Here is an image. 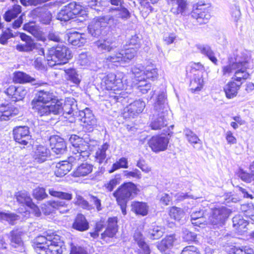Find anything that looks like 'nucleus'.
<instances>
[{"label":"nucleus","instance_id":"f257e3e1","mask_svg":"<svg viewBox=\"0 0 254 254\" xmlns=\"http://www.w3.org/2000/svg\"><path fill=\"white\" fill-rule=\"evenodd\" d=\"M64 242L57 234L39 236L35 240L34 248L38 254H62Z\"/></svg>","mask_w":254,"mask_h":254},{"label":"nucleus","instance_id":"f03ea898","mask_svg":"<svg viewBox=\"0 0 254 254\" xmlns=\"http://www.w3.org/2000/svg\"><path fill=\"white\" fill-rule=\"evenodd\" d=\"M168 109L166 91L165 89H163L158 93L154 103V113L150 123L152 129H159L167 125Z\"/></svg>","mask_w":254,"mask_h":254},{"label":"nucleus","instance_id":"7ed1b4c3","mask_svg":"<svg viewBox=\"0 0 254 254\" xmlns=\"http://www.w3.org/2000/svg\"><path fill=\"white\" fill-rule=\"evenodd\" d=\"M118 20L113 17L105 16L93 19L88 27L89 33L93 37H98L106 34L109 27L119 25Z\"/></svg>","mask_w":254,"mask_h":254},{"label":"nucleus","instance_id":"20e7f679","mask_svg":"<svg viewBox=\"0 0 254 254\" xmlns=\"http://www.w3.org/2000/svg\"><path fill=\"white\" fill-rule=\"evenodd\" d=\"M72 57L70 50L64 44H60L49 51L48 64L51 66L64 64L67 63Z\"/></svg>","mask_w":254,"mask_h":254},{"label":"nucleus","instance_id":"39448f33","mask_svg":"<svg viewBox=\"0 0 254 254\" xmlns=\"http://www.w3.org/2000/svg\"><path fill=\"white\" fill-rule=\"evenodd\" d=\"M80 137L75 134H72L69 141L72 145L71 150L74 156L69 157V161L85 160L90 154L91 147L90 145L81 142Z\"/></svg>","mask_w":254,"mask_h":254},{"label":"nucleus","instance_id":"423d86ee","mask_svg":"<svg viewBox=\"0 0 254 254\" xmlns=\"http://www.w3.org/2000/svg\"><path fill=\"white\" fill-rule=\"evenodd\" d=\"M136 50L135 48L130 47L124 50L114 52L105 58L107 63H113L117 66L121 63H129L135 56Z\"/></svg>","mask_w":254,"mask_h":254},{"label":"nucleus","instance_id":"0eeeda50","mask_svg":"<svg viewBox=\"0 0 254 254\" xmlns=\"http://www.w3.org/2000/svg\"><path fill=\"white\" fill-rule=\"evenodd\" d=\"M124 77L125 74L123 72H117L116 74L110 73L103 78L101 85L107 90H123L125 87L123 82Z\"/></svg>","mask_w":254,"mask_h":254},{"label":"nucleus","instance_id":"6e6552de","mask_svg":"<svg viewBox=\"0 0 254 254\" xmlns=\"http://www.w3.org/2000/svg\"><path fill=\"white\" fill-rule=\"evenodd\" d=\"M86 11L76 2H72L64 6L57 15V18L61 21H67L73 18L75 15L83 16Z\"/></svg>","mask_w":254,"mask_h":254},{"label":"nucleus","instance_id":"1a4fd4ad","mask_svg":"<svg viewBox=\"0 0 254 254\" xmlns=\"http://www.w3.org/2000/svg\"><path fill=\"white\" fill-rule=\"evenodd\" d=\"M137 190L136 185L133 183H125L113 193V195L116 200L128 201L137 194Z\"/></svg>","mask_w":254,"mask_h":254},{"label":"nucleus","instance_id":"9d476101","mask_svg":"<svg viewBox=\"0 0 254 254\" xmlns=\"http://www.w3.org/2000/svg\"><path fill=\"white\" fill-rule=\"evenodd\" d=\"M230 213V209L226 207L216 208L213 210L212 215L209 217V223L213 228H220L224 225Z\"/></svg>","mask_w":254,"mask_h":254},{"label":"nucleus","instance_id":"9b49d317","mask_svg":"<svg viewBox=\"0 0 254 254\" xmlns=\"http://www.w3.org/2000/svg\"><path fill=\"white\" fill-rule=\"evenodd\" d=\"M248 68L243 67V66H236L234 65H225L222 67L223 74L225 76H230L232 73H234L232 79L236 82H240L241 85L250 76L247 71Z\"/></svg>","mask_w":254,"mask_h":254},{"label":"nucleus","instance_id":"f8f14e48","mask_svg":"<svg viewBox=\"0 0 254 254\" xmlns=\"http://www.w3.org/2000/svg\"><path fill=\"white\" fill-rule=\"evenodd\" d=\"M13 135L14 140L23 145V147L31 144V135L27 126L16 127L13 129Z\"/></svg>","mask_w":254,"mask_h":254},{"label":"nucleus","instance_id":"ddd939ff","mask_svg":"<svg viewBox=\"0 0 254 254\" xmlns=\"http://www.w3.org/2000/svg\"><path fill=\"white\" fill-rule=\"evenodd\" d=\"M35 102V101L31 102L32 108L41 117L49 116L51 114H59L61 108L59 105L56 104V102H53L50 105L44 103L38 104Z\"/></svg>","mask_w":254,"mask_h":254},{"label":"nucleus","instance_id":"4468645a","mask_svg":"<svg viewBox=\"0 0 254 254\" xmlns=\"http://www.w3.org/2000/svg\"><path fill=\"white\" fill-rule=\"evenodd\" d=\"M17 201L22 205H25L31 208L36 216L39 217L41 215V212L39 208L32 202L30 194L25 190L19 191L15 194Z\"/></svg>","mask_w":254,"mask_h":254},{"label":"nucleus","instance_id":"2eb2a0df","mask_svg":"<svg viewBox=\"0 0 254 254\" xmlns=\"http://www.w3.org/2000/svg\"><path fill=\"white\" fill-rule=\"evenodd\" d=\"M168 143V138L161 135L153 136L148 142L149 146L155 153H158L166 150Z\"/></svg>","mask_w":254,"mask_h":254},{"label":"nucleus","instance_id":"dca6fc26","mask_svg":"<svg viewBox=\"0 0 254 254\" xmlns=\"http://www.w3.org/2000/svg\"><path fill=\"white\" fill-rule=\"evenodd\" d=\"M79 116L81 117V121L85 129L89 132L92 131L96 125V120L91 111L88 108H86L79 112Z\"/></svg>","mask_w":254,"mask_h":254},{"label":"nucleus","instance_id":"f3484780","mask_svg":"<svg viewBox=\"0 0 254 254\" xmlns=\"http://www.w3.org/2000/svg\"><path fill=\"white\" fill-rule=\"evenodd\" d=\"M21 40L23 43H19L15 46V49L19 52L29 53L36 48V44L32 38L25 33L19 34Z\"/></svg>","mask_w":254,"mask_h":254},{"label":"nucleus","instance_id":"a211bd4d","mask_svg":"<svg viewBox=\"0 0 254 254\" xmlns=\"http://www.w3.org/2000/svg\"><path fill=\"white\" fill-rule=\"evenodd\" d=\"M168 3L171 6V11L175 15L186 14L189 3L187 0H167Z\"/></svg>","mask_w":254,"mask_h":254},{"label":"nucleus","instance_id":"6ab92c4d","mask_svg":"<svg viewBox=\"0 0 254 254\" xmlns=\"http://www.w3.org/2000/svg\"><path fill=\"white\" fill-rule=\"evenodd\" d=\"M109 12H115L116 13L114 15L107 16L115 17L120 22L119 25L113 26V28H120L122 25L121 19L125 21L129 19L131 16L130 13L128 10L123 5L117 7H111L109 9Z\"/></svg>","mask_w":254,"mask_h":254},{"label":"nucleus","instance_id":"aec40b11","mask_svg":"<svg viewBox=\"0 0 254 254\" xmlns=\"http://www.w3.org/2000/svg\"><path fill=\"white\" fill-rule=\"evenodd\" d=\"M145 107L144 101L138 100L129 104L125 109L124 116L125 118H133L136 115L141 113Z\"/></svg>","mask_w":254,"mask_h":254},{"label":"nucleus","instance_id":"412c9836","mask_svg":"<svg viewBox=\"0 0 254 254\" xmlns=\"http://www.w3.org/2000/svg\"><path fill=\"white\" fill-rule=\"evenodd\" d=\"M5 93L12 101L16 102L24 98L27 93V91L22 86L16 87L12 85L6 89Z\"/></svg>","mask_w":254,"mask_h":254},{"label":"nucleus","instance_id":"4be33fe9","mask_svg":"<svg viewBox=\"0 0 254 254\" xmlns=\"http://www.w3.org/2000/svg\"><path fill=\"white\" fill-rule=\"evenodd\" d=\"M50 143L52 150L57 154H63L65 152L66 146L63 138L59 136H51Z\"/></svg>","mask_w":254,"mask_h":254},{"label":"nucleus","instance_id":"5701e85b","mask_svg":"<svg viewBox=\"0 0 254 254\" xmlns=\"http://www.w3.org/2000/svg\"><path fill=\"white\" fill-rule=\"evenodd\" d=\"M50 151L46 146L39 145L33 151V161L35 163H42L50 157Z\"/></svg>","mask_w":254,"mask_h":254},{"label":"nucleus","instance_id":"b1692460","mask_svg":"<svg viewBox=\"0 0 254 254\" xmlns=\"http://www.w3.org/2000/svg\"><path fill=\"white\" fill-rule=\"evenodd\" d=\"M95 44L99 50L108 52L115 51L118 47V43L112 38L99 40Z\"/></svg>","mask_w":254,"mask_h":254},{"label":"nucleus","instance_id":"393cba45","mask_svg":"<svg viewBox=\"0 0 254 254\" xmlns=\"http://www.w3.org/2000/svg\"><path fill=\"white\" fill-rule=\"evenodd\" d=\"M74 160L72 161H69V157L68 161H64L61 162L57 163L56 164V169L55 170V174L57 177H63L66 175L72 169V167L74 162Z\"/></svg>","mask_w":254,"mask_h":254},{"label":"nucleus","instance_id":"a878e982","mask_svg":"<svg viewBox=\"0 0 254 254\" xmlns=\"http://www.w3.org/2000/svg\"><path fill=\"white\" fill-rule=\"evenodd\" d=\"M195 47L198 53L208 58L215 65L217 64L218 60L210 46L205 44H197Z\"/></svg>","mask_w":254,"mask_h":254},{"label":"nucleus","instance_id":"bb28decb","mask_svg":"<svg viewBox=\"0 0 254 254\" xmlns=\"http://www.w3.org/2000/svg\"><path fill=\"white\" fill-rule=\"evenodd\" d=\"M84 35L74 32L67 33L65 35V39L73 46L80 47L82 46L86 42Z\"/></svg>","mask_w":254,"mask_h":254},{"label":"nucleus","instance_id":"cd10ccee","mask_svg":"<svg viewBox=\"0 0 254 254\" xmlns=\"http://www.w3.org/2000/svg\"><path fill=\"white\" fill-rule=\"evenodd\" d=\"M251 61V58L246 53H241L236 56L235 60H232L229 61V63L227 65H234L236 66H243V67L248 68L249 63Z\"/></svg>","mask_w":254,"mask_h":254},{"label":"nucleus","instance_id":"c85d7f7f","mask_svg":"<svg viewBox=\"0 0 254 254\" xmlns=\"http://www.w3.org/2000/svg\"><path fill=\"white\" fill-rule=\"evenodd\" d=\"M48 204L52 209L48 212H45V213H50L53 211L58 210L60 213L64 214L68 212L70 209L69 204L63 200L49 201Z\"/></svg>","mask_w":254,"mask_h":254},{"label":"nucleus","instance_id":"c756f323","mask_svg":"<svg viewBox=\"0 0 254 254\" xmlns=\"http://www.w3.org/2000/svg\"><path fill=\"white\" fill-rule=\"evenodd\" d=\"M56 104H58L60 106L61 110L59 111V114L63 112L64 115L74 116V112L76 113L75 111L77 109L76 105L74 104L73 99L66 100L63 106L62 103L60 101H57Z\"/></svg>","mask_w":254,"mask_h":254},{"label":"nucleus","instance_id":"7c9ffc66","mask_svg":"<svg viewBox=\"0 0 254 254\" xmlns=\"http://www.w3.org/2000/svg\"><path fill=\"white\" fill-rule=\"evenodd\" d=\"M118 231L117 218L116 217H110L108 220V225L106 230L101 234L102 239L106 237L113 238Z\"/></svg>","mask_w":254,"mask_h":254},{"label":"nucleus","instance_id":"2f4dec72","mask_svg":"<svg viewBox=\"0 0 254 254\" xmlns=\"http://www.w3.org/2000/svg\"><path fill=\"white\" fill-rule=\"evenodd\" d=\"M22 234L21 231L18 230H13L9 233L8 236L11 246L15 248H18L20 250L23 249V242L21 238Z\"/></svg>","mask_w":254,"mask_h":254},{"label":"nucleus","instance_id":"473e14b6","mask_svg":"<svg viewBox=\"0 0 254 254\" xmlns=\"http://www.w3.org/2000/svg\"><path fill=\"white\" fill-rule=\"evenodd\" d=\"M241 86L240 82H236L233 80L228 82L224 87L226 97L228 99L234 98L237 96Z\"/></svg>","mask_w":254,"mask_h":254},{"label":"nucleus","instance_id":"72a5a7b5","mask_svg":"<svg viewBox=\"0 0 254 254\" xmlns=\"http://www.w3.org/2000/svg\"><path fill=\"white\" fill-rule=\"evenodd\" d=\"M0 109L3 114V119L4 121L10 120L12 117L18 115L19 113L18 109L11 104L1 105Z\"/></svg>","mask_w":254,"mask_h":254},{"label":"nucleus","instance_id":"f704fd0d","mask_svg":"<svg viewBox=\"0 0 254 254\" xmlns=\"http://www.w3.org/2000/svg\"><path fill=\"white\" fill-rule=\"evenodd\" d=\"M72 227L79 231H85L89 229V223L83 215L78 214L74 220Z\"/></svg>","mask_w":254,"mask_h":254},{"label":"nucleus","instance_id":"c9c22d12","mask_svg":"<svg viewBox=\"0 0 254 254\" xmlns=\"http://www.w3.org/2000/svg\"><path fill=\"white\" fill-rule=\"evenodd\" d=\"M109 147L107 143H105L98 148L95 153V161L99 164H106L107 162L106 151Z\"/></svg>","mask_w":254,"mask_h":254},{"label":"nucleus","instance_id":"e433bc0d","mask_svg":"<svg viewBox=\"0 0 254 254\" xmlns=\"http://www.w3.org/2000/svg\"><path fill=\"white\" fill-rule=\"evenodd\" d=\"M175 236L173 235L166 236L157 245L158 249L162 253L166 254V251L172 248L175 242Z\"/></svg>","mask_w":254,"mask_h":254},{"label":"nucleus","instance_id":"4c0bfd02","mask_svg":"<svg viewBox=\"0 0 254 254\" xmlns=\"http://www.w3.org/2000/svg\"><path fill=\"white\" fill-rule=\"evenodd\" d=\"M233 227L238 233H242L246 231V227L248 224L247 220H245L241 215L235 216L232 219Z\"/></svg>","mask_w":254,"mask_h":254},{"label":"nucleus","instance_id":"58836bf2","mask_svg":"<svg viewBox=\"0 0 254 254\" xmlns=\"http://www.w3.org/2000/svg\"><path fill=\"white\" fill-rule=\"evenodd\" d=\"M53 94L49 91L41 90L37 92L31 102L38 104H47L53 99Z\"/></svg>","mask_w":254,"mask_h":254},{"label":"nucleus","instance_id":"ea45409f","mask_svg":"<svg viewBox=\"0 0 254 254\" xmlns=\"http://www.w3.org/2000/svg\"><path fill=\"white\" fill-rule=\"evenodd\" d=\"M134 240L137 243L138 247L143 251L142 254H150V250L148 245L144 241V237L138 231H136L133 235Z\"/></svg>","mask_w":254,"mask_h":254},{"label":"nucleus","instance_id":"a19ab883","mask_svg":"<svg viewBox=\"0 0 254 254\" xmlns=\"http://www.w3.org/2000/svg\"><path fill=\"white\" fill-rule=\"evenodd\" d=\"M93 166L87 163H83L79 165L73 172V175L76 177H84L91 173Z\"/></svg>","mask_w":254,"mask_h":254},{"label":"nucleus","instance_id":"79ce46f5","mask_svg":"<svg viewBox=\"0 0 254 254\" xmlns=\"http://www.w3.org/2000/svg\"><path fill=\"white\" fill-rule=\"evenodd\" d=\"M131 207L132 211L137 215L144 216L148 214V206L146 203L134 201L132 203Z\"/></svg>","mask_w":254,"mask_h":254},{"label":"nucleus","instance_id":"37998d69","mask_svg":"<svg viewBox=\"0 0 254 254\" xmlns=\"http://www.w3.org/2000/svg\"><path fill=\"white\" fill-rule=\"evenodd\" d=\"M66 79L75 85H78L81 81V76L74 68L64 69Z\"/></svg>","mask_w":254,"mask_h":254},{"label":"nucleus","instance_id":"c03bdc74","mask_svg":"<svg viewBox=\"0 0 254 254\" xmlns=\"http://www.w3.org/2000/svg\"><path fill=\"white\" fill-rule=\"evenodd\" d=\"M203 85V80L202 76L200 75H195L194 78L190 82V90L192 93L199 91Z\"/></svg>","mask_w":254,"mask_h":254},{"label":"nucleus","instance_id":"a18cd8bd","mask_svg":"<svg viewBox=\"0 0 254 254\" xmlns=\"http://www.w3.org/2000/svg\"><path fill=\"white\" fill-rule=\"evenodd\" d=\"M164 232V228L161 226H152L148 231L149 238L153 240L158 239L163 236Z\"/></svg>","mask_w":254,"mask_h":254},{"label":"nucleus","instance_id":"49530a36","mask_svg":"<svg viewBox=\"0 0 254 254\" xmlns=\"http://www.w3.org/2000/svg\"><path fill=\"white\" fill-rule=\"evenodd\" d=\"M13 80L19 83L31 82L35 79L23 72L16 71L14 73Z\"/></svg>","mask_w":254,"mask_h":254},{"label":"nucleus","instance_id":"de8ad7c7","mask_svg":"<svg viewBox=\"0 0 254 254\" xmlns=\"http://www.w3.org/2000/svg\"><path fill=\"white\" fill-rule=\"evenodd\" d=\"M18 218L19 216L13 213L0 211V221L2 222H7L10 224H13Z\"/></svg>","mask_w":254,"mask_h":254},{"label":"nucleus","instance_id":"09e8293b","mask_svg":"<svg viewBox=\"0 0 254 254\" xmlns=\"http://www.w3.org/2000/svg\"><path fill=\"white\" fill-rule=\"evenodd\" d=\"M203 215L204 212L201 210L193 211L190 215L191 223L194 225L200 226L204 222Z\"/></svg>","mask_w":254,"mask_h":254},{"label":"nucleus","instance_id":"8fccbe9b","mask_svg":"<svg viewBox=\"0 0 254 254\" xmlns=\"http://www.w3.org/2000/svg\"><path fill=\"white\" fill-rule=\"evenodd\" d=\"M49 193L51 195L53 196L57 197L67 201L70 200L72 198L71 193L57 191L53 188L50 189L49 190Z\"/></svg>","mask_w":254,"mask_h":254},{"label":"nucleus","instance_id":"3c124183","mask_svg":"<svg viewBox=\"0 0 254 254\" xmlns=\"http://www.w3.org/2000/svg\"><path fill=\"white\" fill-rule=\"evenodd\" d=\"M158 77L157 69L153 66H147L145 68V73L144 76L141 77V79H144L145 77L146 78L154 80Z\"/></svg>","mask_w":254,"mask_h":254},{"label":"nucleus","instance_id":"603ef678","mask_svg":"<svg viewBox=\"0 0 254 254\" xmlns=\"http://www.w3.org/2000/svg\"><path fill=\"white\" fill-rule=\"evenodd\" d=\"M128 160L126 157H122L112 165V168L110 171V173L113 172L115 171L120 168L127 169L128 168Z\"/></svg>","mask_w":254,"mask_h":254},{"label":"nucleus","instance_id":"864d4df0","mask_svg":"<svg viewBox=\"0 0 254 254\" xmlns=\"http://www.w3.org/2000/svg\"><path fill=\"white\" fill-rule=\"evenodd\" d=\"M23 29L24 30L29 32L35 37H38L39 35V31H38V28L34 22H29L28 23H25L23 25Z\"/></svg>","mask_w":254,"mask_h":254},{"label":"nucleus","instance_id":"5fc2aeb1","mask_svg":"<svg viewBox=\"0 0 254 254\" xmlns=\"http://www.w3.org/2000/svg\"><path fill=\"white\" fill-rule=\"evenodd\" d=\"M185 135L188 141L190 143L192 144H195L197 143L201 144V140L199 139L198 136L191 130L190 129H186L185 130Z\"/></svg>","mask_w":254,"mask_h":254},{"label":"nucleus","instance_id":"6e6d98bb","mask_svg":"<svg viewBox=\"0 0 254 254\" xmlns=\"http://www.w3.org/2000/svg\"><path fill=\"white\" fill-rule=\"evenodd\" d=\"M92 58L86 53L80 54L78 58V64L81 66H88L90 64Z\"/></svg>","mask_w":254,"mask_h":254},{"label":"nucleus","instance_id":"4d7b16f0","mask_svg":"<svg viewBox=\"0 0 254 254\" xmlns=\"http://www.w3.org/2000/svg\"><path fill=\"white\" fill-rule=\"evenodd\" d=\"M241 210L246 217H249L254 214V205L252 203L241 205Z\"/></svg>","mask_w":254,"mask_h":254},{"label":"nucleus","instance_id":"13d9d810","mask_svg":"<svg viewBox=\"0 0 254 254\" xmlns=\"http://www.w3.org/2000/svg\"><path fill=\"white\" fill-rule=\"evenodd\" d=\"M170 217L175 220L179 221L184 216L182 209L176 207H173L170 210Z\"/></svg>","mask_w":254,"mask_h":254},{"label":"nucleus","instance_id":"bf43d9fd","mask_svg":"<svg viewBox=\"0 0 254 254\" xmlns=\"http://www.w3.org/2000/svg\"><path fill=\"white\" fill-rule=\"evenodd\" d=\"M131 71L136 77H142L145 73V68L141 64H136L131 68Z\"/></svg>","mask_w":254,"mask_h":254},{"label":"nucleus","instance_id":"052dcab7","mask_svg":"<svg viewBox=\"0 0 254 254\" xmlns=\"http://www.w3.org/2000/svg\"><path fill=\"white\" fill-rule=\"evenodd\" d=\"M182 238L184 241L190 242L195 241L196 238L195 233L190 231L187 229H183Z\"/></svg>","mask_w":254,"mask_h":254},{"label":"nucleus","instance_id":"680f3d73","mask_svg":"<svg viewBox=\"0 0 254 254\" xmlns=\"http://www.w3.org/2000/svg\"><path fill=\"white\" fill-rule=\"evenodd\" d=\"M142 79H138L139 83L137 86L138 90L142 94H146L151 89V84L146 81H142Z\"/></svg>","mask_w":254,"mask_h":254},{"label":"nucleus","instance_id":"e2e57ef3","mask_svg":"<svg viewBox=\"0 0 254 254\" xmlns=\"http://www.w3.org/2000/svg\"><path fill=\"white\" fill-rule=\"evenodd\" d=\"M196 13L197 14L196 20L200 24L206 23L210 18V15L207 11L199 12L198 9Z\"/></svg>","mask_w":254,"mask_h":254},{"label":"nucleus","instance_id":"0e129e2a","mask_svg":"<svg viewBox=\"0 0 254 254\" xmlns=\"http://www.w3.org/2000/svg\"><path fill=\"white\" fill-rule=\"evenodd\" d=\"M33 195L34 197L38 200H41L48 197V194L45 191V190L43 188H38L33 190Z\"/></svg>","mask_w":254,"mask_h":254},{"label":"nucleus","instance_id":"69168bd1","mask_svg":"<svg viewBox=\"0 0 254 254\" xmlns=\"http://www.w3.org/2000/svg\"><path fill=\"white\" fill-rule=\"evenodd\" d=\"M120 177L119 176H116L106 184L105 185V187L109 191H111L118 185L120 183Z\"/></svg>","mask_w":254,"mask_h":254},{"label":"nucleus","instance_id":"338daca9","mask_svg":"<svg viewBox=\"0 0 254 254\" xmlns=\"http://www.w3.org/2000/svg\"><path fill=\"white\" fill-rule=\"evenodd\" d=\"M238 174L239 177L245 182L250 183L252 181L254 182V174H250L243 170H240Z\"/></svg>","mask_w":254,"mask_h":254},{"label":"nucleus","instance_id":"774afa93","mask_svg":"<svg viewBox=\"0 0 254 254\" xmlns=\"http://www.w3.org/2000/svg\"><path fill=\"white\" fill-rule=\"evenodd\" d=\"M234 253V254H254V251L249 247L245 246L235 248Z\"/></svg>","mask_w":254,"mask_h":254}]
</instances>
